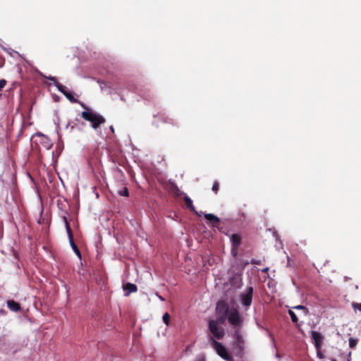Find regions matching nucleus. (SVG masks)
I'll use <instances>...</instances> for the list:
<instances>
[{
    "instance_id": "1",
    "label": "nucleus",
    "mask_w": 361,
    "mask_h": 361,
    "mask_svg": "<svg viewBox=\"0 0 361 361\" xmlns=\"http://www.w3.org/2000/svg\"><path fill=\"white\" fill-rule=\"evenodd\" d=\"M80 105L85 109V111H83L81 113L82 118L85 121H89L91 123L92 128L97 129L102 124H104L106 122V119L102 115L89 109L84 103H80Z\"/></svg>"
},
{
    "instance_id": "2",
    "label": "nucleus",
    "mask_w": 361,
    "mask_h": 361,
    "mask_svg": "<svg viewBox=\"0 0 361 361\" xmlns=\"http://www.w3.org/2000/svg\"><path fill=\"white\" fill-rule=\"evenodd\" d=\"M52 145L53 143L47 135L37 133L32 136V148L33 150H37L39 153L41 151V147L45 149H49Z\"/></svg>"
},
{
    "instance_id": "3",
    "label": "nucleus",
    "mask_w": 361,
    "mask_h": 361,
    "mask_svg": "<svg viewBox=\"0 0 361 361\" xmlns=\"http://www.w3.org/2000/svg\"><path fill=\"white\" fill-rule=\"evenodd\" d=\"M208 327L211 335L209 340L212 343V340H221L225 336L224 329L220 326L216 325L213 319L209 321Z\"/></svg>"
},
{
    "instance_id": "4",
    "label": "nucleus",
    "mask_w": 361,
    "mask_h": 361,
    "mask_svg": "<svg viewBox=\"0 0 361 361\" xmlns=\"http://www.w3.org/2000/svg\"><path fill=\"white\" fill-rule=\"evenodd\" d=\"M63 220L65 224V226H66V231L68 233L70 245H71L72 249L73 250L74 252L75 253V255L78 257V258L80 259H81L82 255H81L79 248L78 247V246L76 245V244L75 243V242L73 240V231L71 230V228L70 224L67 219V217L66 216H63Z\"/></svg>"
},
{
    "instance_id": "5",
    "label": "nucleus",
    "mask_w": 361,
    "mask_h": 361,
    "mask_svg": "<svg viewBox=\"0 0 361 361\" xmlns=\"http://www.w3.org/2000/svg\"><path fill=\"white\" fill-rule=\"evenodd\" d=\"M235 340L233 343V352L237 355H241L244 348V339L240 333L236 331L235 333Z\"/></svg>"
},
{
    "instance_id": "6",
    "label": "nucleus",
    "mask_w": 361,
    "mask_h": 361,
    "mask_svg": "<svg viewBox=\"0 0 361 361\" xmlns=\"http://www.w3.org/2000/svg\"><path fill=\"white\" fill-rule=\"evenodd\" d=\"M213 348L215 349L216 353L219 356L224 358L226 360H231V357L227 352L226 348L223 345V344L216 340H212V343H211Z\"/></svg>"
},
{
    "instance_id": "7",
    "label": "nucleus",
    "mask_w": 361,
    "mask_h": 361,
    "mask_svg": "<svg viewBox=\"0 0 361 361\" xmlns=\"http://www.w3.org/2000/svg\"><path fill=\"white\" fill-rule=\"evenodd\" d=\"M231 242V254L235 257L238 255V248L242 243L241 235L238 233H233L230 238Z\"/></svg>"
},
{
    "instance_id": "8",
    "label": "nucleus",
    "mask_w": 361,
    "mask_h": 361,
    "mask_svg": "<svg viewBox=\"0 0 361 361\" xmlns=\"http://www.w3.org/2000/svg\"><path fill=\"white\" fill-rule=\"evenodd\" d=\"M57 90L61 92L71 103H78L80 104V102L75 99L73 94L70 92L68 88L62 84L56 85Z\"/></svg>"
},
{
    "instance_id": "9",
    "label": "nucleus",
    "mask_w": 361,
    "mask_h": 361,
    "mask_svg": "<svg viewBox=\"0 0 361 361\" xmlns=\"http://www.w3.org/2000/svg\"><path fill=\"white\" fill-rule=\"evenodd\" d=\"M253 295V288L248 287L245 293H243L240 295V300L243 305L250 306L252 303Z\"/></svg>"
},
{
    "instance_id": "10",
    "label": "nucleus",
    "mask_w": 361,
    "mask_h": 361,
    "mask_svg": "<svg viewBox=\"0 0 361 361\" xmlns=\"http://www.w3.org/2000/svg\"><path fill=\"white\" fill-rule=\"evenodd\" d=\"M228 321L233 326H239L241 324L242 319L238 310H234L228 314Z\"/></svg>"
},
{
    "instance_id": "11",
    "label": "nucleus",
    "mask_w": 361,
    "mask_h": 361,
    "mask_svg": "<svg viewBox=\"0 0 361 361\" xmlns=\"http://www.w3.org/2000/svg\"><path fill=\"white\" fill-rule=\"evenodd\" d=\"M311 338L314 341V344L315 345L316 349L317 350V351H319L323 343V336L316 331H312L311 332Z\"/></svg>"
},
{
    "instance_id": "12",
    "label": "nucleus",
    "mask_w": 361,
    "mask_h": 361,
    "mask_svg": "<svg viewBox=\"0 0 361 361\" xmlns=\"http://www.w3.org/2000/svg\"><path fill=\"white\" fill-rule=\"evenodd\" d=\"M169 123L171 125H174L173 120L172 118H170L169 117H164L161 115H157L154 116V120L153 121V125H154L156 127H159V123Z\"/></svg>"
},
{
    "instance_id": "13",
    "label": "nucleus",
    "mask_w": 361,
    "mask_h": 361,
    "mask_svg": "<svg viewBox=\"0 0 361 361\" xmlns=\"http://www.w3.org/2000/svg\"><path fill=\"white\" fill-rule=\"evenodd\" d=\"M183 200H184V202H185V204L187 207V208L188 209H190V211L195 212L197 215H198L199 216H201L202 214V212H198L195 210V207L193 206V204H192V200L187 195H185L184 197H183Z\"/></svg>"
},
{
    "instance_id": "14",
    "label": "nucleus",
    "mask_w": 361,
    "mask_h": 361,
    "mask_svg": "<svg viewBox=\"0 0 361 361\" xmlns=\"http://www.w3.org/2000/svg\"><path fill=\"white\" fill-rule=\"evenodd\" d=\"M204 218L212 224L213 227H218L220 223V219L213 214H206Z\"/></svg>"
},
{
    "instance_id": "15",
    "label": "nucleus",
    "mask_w": 361,
    "mask_h": 361,
    "mask_svg": "<svg viewBox=\"0 0 361 361\" xmlns=\"http://www.w3.org/2000/svg\"><path fill=\"white\" fill-rule=\"evenodd\" d=\"M216 311L219 314L228 313V307L223 301H219L216 304Z\"/></svg>"
},
{
    "instance_id": "16",
    "label": "nucleus",
    "mask_w": 361,
    "mask_h": 361,
    "mask_svg": "<svg viewBox=\"0 0 361 361\" xmlns=\"http://www.w3.org/2000/svg\"><path fill=\"white\" fill-rule=\"evenodd\" d=\"M140 96L145 100L151 101L154 98V94L150 90H141L140 92Z\"/></svg>"
},
{
    "instance_id": "17",
    "label": "nucleus",
    "mask_w": 361,
    "mask_h": 361,
    "mask_svg": "<svg viewBox=\"0 0 361 361\" xmlns=\"http://www.w3.org/2000/svg\"><path fill=\"white\" fill-rule=\"evenodd\" d=\"M123 290L127 291L126 295H128L131 293H135L137 290L136 285L130 283H127L123 286Z\"/></svg>"
},
{
    "instance_id": "18",
    "label": "nucleus",
    "mask_w": 361,
    "mask_h": 361,
    "mask_svg": "<svg viewBox=\"0 0 361 361\" xmlns=\"http://www.w3.org/2000/svg\"><path fill=\"white\" fill-rule=\"evenodd\" d=\"M7 306L13 312H18L20 310V304L14 300H8L7 302Z\"/></svg>"
},
{
    "instance_id": "19",
    "label": "nucleus",
    "mask_w": 361,
    "mask_h": 361,
    "mask_svg": "<svg viewBox=\"0 0 361 361\" xmlns=\"http://www.w3.org/2000/svg\"><path fill=\"white\" fill-rule=\"evenodd\" d=\"M228 313L222 314L221 315L218 317L215 320H213V322H214V324H216V325L218 326L223 324L225 322L226 318L228 319Z\"/></svg>"
},
{
    "instance_id": "20",
    "label": "nucleus",
    "mask_w": 361,
    "mask_h": 361,
    "mask_svg": "<svg viewBox=\"0 0 361 361\" xmlns=\"http://www.w3.org/2000/svg\"><path fill=\"white\" fill-rule=\"evenodd\" d=\"M169 190L171 192L178 195V192H179V188L175 183L169 181Z\"/></svg>"
},
{
    "instance_id": "21",
    "label": "nucleus",
    "mask_w": 361,
    "mask_h": 361,
    "mask_svg": "<svg viewBox=\"0 0 361 361\" xmlns=\"http://www.w3.org/2000/svg\"><path fill=\"white\" fill-rule=\"evenodd\" d=\"M170 319H171V316H170V314L168 312H166V313L164 314L162 319H163L164 323L166 326H169V324H170Z\"/></svg>"
},
{
    "instance_id": "22",
    "label": "nucleus",
    "mask_w": 361,
    "mask_h": 361,
    "mask_svg": "<svg viewBox=\"0 0 361 361\" xmlns=\"http://www.w3.org/2000/svg\"><path fill=\"white\" fill-rule=\"evenodd\" d=\"M288 314L290 315L291 320L293 323H297L298 321V319L295 314V313L292 310H288Z\"/></svg>"
},
{
    "instance_id": "23",
    "label": "nucleus",
    "mask_w": 361,
    "mask_h": 361,
    "mask_svg": "<svg viewBox=\"0 0 361 361\" xmlns=\"http://www.w3.org/2000/svg\"><path fill=\"white\" fill-rule=\"evenodd\" d=\"M357 343V339L354 338H349V347L350 348H354Z\"/></svg>"
},
{
    "instance_id": "24",
    "label": "nucleus",
    "mask_w": 361,
    "mask_h": 361,
    "mask_svg": "<svg viewBox=\"0 0 361 361\" xmlns=\"http://www.w3.org/2000/svg\"><path fill=\"white\" fill-rule=\"evenodd\" d=\"M212 190L215 194L218 192L219 190V183L217 180L214 182Z\"/></svg>"
},
{
    "instance_id": "25",
    "label": "nucleus",
    "mask_w": 361,
    "mask_h": 361,
    "mask_svg": "<svg viewBox=\"0 0 361 361\" xmlns=\"http://www.w3.org/2000/svg\"><path fill=\"white\" fill-rule=\"evenodd\" d=\"M118 194L121 196L128 197L129 196L128 189L126 187H124L121 190H120L118 192Z\"/></svg>"
},
{
    "instance_id": "26",
    "label": "nucleus",
    "mask_w": 361,
    "mask_h": 361,
    "mask_svg": "<svg viewBox=\"0 0 361 361\" xmlns=\"http://www.w3.org/2000/svg\"><path fill=\"white\" fill-rule=\"evenodd\" d=\"M352 307H353V310L355 311L359 310V311L361 312V303L353 302L352 303Z\"/></svg>"
},
{
    "instance_id": "27",
    "label": "nucleus",
    "mask_w": 361,
    "mask_h": 361,
    "mask_svg": "<svg viewBox=\"0 0 361 361\" xmlns=\"http://www.w3.org/2000/svg\"><path fill=\"white\" fill-rule=\"evenodd\" d=\"M47 78L50 80V81H52L54 84V85L56 87V85L58 84H61L59 82H58L57 79L56 77H54V76H49V77H47Z\"/></svg>"
},
{
    "instance_id": "28",
    "label": "nucleus",
    "mask_w": 361,
    "mask_h": 361,
    "mask_svg": "<svg viewBox=\"0 0 361 361\" xmlns=\"http://www.w3.org/2000/svg\"><path fill=\"white\" fill-rule=\"evenodd\" d=\"M7 81L4 79L0 80V91L6 86Z\"/></svg>"
},
{
    "instance_id": "29",
    "label": "nucleus",
    "mask_w": 361,
    "mask_h": 361,
    "mask_svg": "<svg viewBox=\"0 0 361 361\" xmlns=\"http://www.w3.org/2000/svg\"><path fill=\"white\" fill-rule=\"evenodd\" d=\"M294 308L297 310H307V308L303 305H298L295 306Z\"/></svg>"
},
{
    "instance_id": "30",
    "label": "nucleus",
    "mask_w": 361,
    "mask_h": 361,
    "mask_svg": "<svg viewBox=\"0 0 361 361\" xmlns=\"http://www.w3.org/2000/svg\"><path fill=\"white\" fill-rule=\"evenodd\" d=\"M261 271H262V272L266 273L269 271V268L266 267V268L262 269Z\"/></svg>"
},
{
    "instance_id": "31",
    "label": "nucleus",
    "mask_w": 361,
    "mask_h": 361,
    "mask_svg": "<svg viewBox=\"0 0 361 361\" xmlns=\"http://www.w3.org/2000/svg\"><path fill=\"white\" fill-rule=\"evenodd\" d=\"M235 279H238L239 281H241V279H238V278H233V280H235Z\"/></svg>"
},
{
    "instance_id": "32",
    "label": "nucleus",
    "mask_w": 361,
    "mask_h": 361,
    "mask_svg": "<svg viewBox=\"0 0 361 361\" xmlns=\"http://www.w3.org/2000/svg\"><path fill=\"white\" fill-rule=\"evenodd\" d=\"M159 299H160L161 300H164V298H162L161 296H159Z\"/></svg>"
},
{
    "instance_id": "33",
    "label": "nucleus",
    "mask_w": 361,
    "mask_h": 361,
    "mask_svg": "<svg viewBox=\"0 0 361 361\" xmlns=\"http://www.w3.org/2000/svg\"><path fill=\"white\" fill-rule=\"evenodd\" d=\"M111 128V131H112V132H114V130L113 126H111V128Z\"/></svg>"
},
{
    "instance_id": "34",
    "label": "nucleus",
    "mask_w": 361,
    "mask_h": 361,
    "mask_svg": "<svg viewBox=\"0 0 361 361\" xmlns=\"http://www.w3.org/2000/svg\"><path fill=\"white\" fill-rule=\"evenodd\" d=\"M252 264H259L258 262H252Z\"/></svg>"
},
{
    "instance_id": "35",
    "label": "nucleus",
    "mask_w": 361,
    "mask_h": 361,
    "mask_svg": "<svg viewBox=\"0 0 361 361\" xmlns=\"http://www.w3.org/2000/svg\"><path fill=\"white\" fill-rule=\"evenodd\" d=\"M332 361H336L335 359H333Z\"/></svg>"
}]
</instances>
